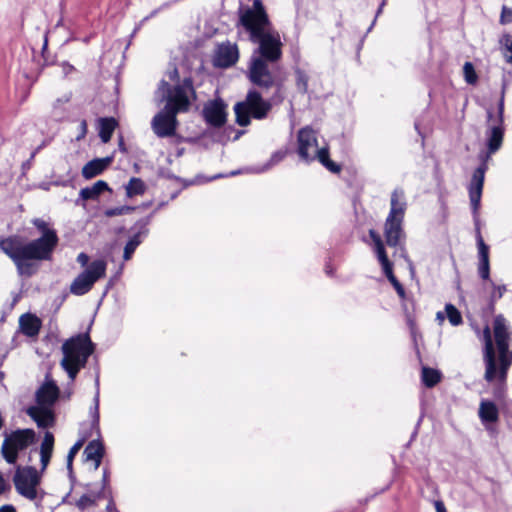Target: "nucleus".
<instances>
[{"instance_id": "f257e3e1", "label": "nucleus", "mask_w": 512, "mask_h": 512, "mask_svg": "<svg viewBox=\"0 0 512 512\" xmlns=\"http://www.w3.org/2000/svg\"><path fill=\"white\" fill-rule=\"evenodd\" d=\"M236 28L242 29L251 43L256 45L247 65L246 77L262 90L276 88L271 100H265L256 89H250L245 99L234 106L236 123L248 126L251 117L265 119L273 103H281L283 78L280 61L283 56V43L278 30L272 24L261 0H254L252 6L240 7Z\"/></svg>"}, {"instance_id": "f03ea898", "label": "nucleus", "mask_w": 512, "mask_h": 512, "mask_svg": "<svg viewBox=\"0 0 512 512\" xmlns=\"http://www.w3.org/2000/svg\"><path fill=\"white\" fill-rule=\"evenodd\" d=\"M32 224L41 232V237L24 243L18 235H12L0 240V249L15 264L20 276L30 277L38 270L33 260H49L58 245L59 238L54 229L40 218H34Z\"/></svg>"}, {"instance_id": "7ed1b4c3", "label": "nucleus", "mask_w": 512, "mask_h": 512, "mask_svg": "<svg viewBox=\"0 0 512 512\" xmlns=\"http://www.w3.org/2000/svg\"><path fill=\"white\" fill-rule=\"evenodd\" d=\"M493 335L496 350L498 352L499 367H497L496 352L492 340L489 326L483 329L485 363L484 379L492 382L498 377L500 386L496 389L494 395L500 399L504 394V384L506 382L508 370L512 364V350L510 349L512 331L503 315H497L493 322Z\"/></svg>"}, {"instance_id": "20e7f679", "label": "nucleus", "mask_w": 512, "mask_h": 512, "mask_svg": "<svg viewBox=\"0 0 512 512\" xmlns=\"http://www.w3.org/2000/svg\"><path fill=\"white\" fill-rule=\"evenodd\" d=\"M157 92L161 94V101L166 100V105L151 121V128L159 138L172 137L178 127L177 114L187 112L191 99L196 98L191 78H185L181 84L171 87L168 82L162 80Z\"/></svg>"}, {"instance_id": "39448f33", "label": "nucleus", "mask_w": 512, "mask_h": 512, "mask_svg": "<svg viewBox=\"0 0 512 512\" xmlns=\"http://www.w3.org/2000/svg\"><path fill=\"white\" fill-rule=\"evenodd\" d=\"M503 114H504V91L498 104V119L497 124L493 125L487 131V153L481 155L482 163L474 171L470 185H469V198L472 210L476 212L480 206V200L484 185L485 172L487 170V161L491 154L497 152L503 142L504 128H503Z\"/></svg>"}, {"instance_id": "423d86ee", "label": "nucleus", "mask_w": 512, "mask_h": 512, "mask_svg": "<svg viewBox=\"0 0 512 512\" xmlns=\"http://www.w3.org/2000/svg\"><path fill=\"white\" fill-rule=\"evenodd\" d=\"M94 349L95 346L87 333L78 334L63 343L61 366L71 381H74L80 369L85 367Z\"/></svg>"}, {"instance_id": "0eeeda50", "label": "nucleus", "mask_w": 512, "mask_h": 512, "mask_svg": "<svg viewBox=\"0 0 512 512\" xmlns=\"http://www.w3.org/2000/svg\"><path fill=\"white\" fill-rule=\"evenodd\" d=\"M41 474L33 466L18 467L13 476V483L19 495L30 500L42 501L45 493L38 489Z\"/></svg>"}, {"instance_id": "6e6552de", "label": "nucleus", "mask_w": 512, "mask_h": 512, "mask_svg": "<svg viewBox=\"0 0 512 512\" xmlns=\"http://www.w3.org/2000/svg\"><path fill=\"white\" fill-rule=\"evenodd\" d=\"M1 453L9 464H15L18 453L25 450L35 442L36 433L32 429H17L11 433L5 432Z\"/></svg>"}, {"instance_id": "1a4fd4ad", "label": "nucleus", "mask_w": 512, "mask_h": 512, "mask_svg": "<svg viewBox=\"0 0 512 512\" xmlns=\"http://www.w3.org/2000/svg\"><path fill=\"white\" fill-rule=\"evenodd\" d=\"M106 263L103 260L93 261L89 267L80 273L72 282L70 291L74 295H84L93 287L94 283L105 276Z\"/></svg>"}, {"instance_id": "9d476101", "label": "nucleus", "mask_w": 512, "mask_h": 512, "mask_svg": "<svg viewBox=\"0 0 512 512\" xmlns=\"http://www.w3.org/2000/svg\"><path fill=\"white\" fill-rule=\"evenodd\" d=\"M298 141V155L301 160L305 162H310L315 159L312 156L317 149L318 142L316 138L315 131L310 127H304L299 130L297 135Z\"/></svg>"}, {"instance_id": "9b49d317", "label": "nucleus", "mask_w": 512, "mask_h": 512, "mask_svg": "<svg viewBox=\"0 0 512 512\" xmlns=\"http://www.w3.org/2000/svg\"><path fill=\"white\" fill-rule=\"evenodd\" d=\"M227 105L222 99H215L207 103L203 108V117L207 124L220 128L227 120Z\"/></svg>"}, {"instance_id": "f8f14e48", "label": "nucleus", "mask_w": 512, "mask_h": 512, "mask_svg": "<svg viewBox=\"0 0 512 512\" xmlns=\"http://www.w3.org/2000/svg\"><path fill=\"white\" fill-rule=\"evenodd\" d=\"M238 58L239 50L236 44L221 43L213 56V65L218 68H229L238 61Z\"/></svg>"}, {"instance_id": "ddd939ff", "label": "nucleus", "mask_w": 512, "mask_h": 512, "mask_svg": "<svg viewBox=\"0 0 512 512\" xmlns=\"http://www.w3.org/2000/svg\"><path fill=\"white\" fill-rule=\"evenodd\" d=\"M26 413L36 422L39 428L52 427L55 423V415L50 407L35 405L29 407Z\"/></svg>"}, {"instance_id": "4468645a", "label": "nucleus", "mask_w": 512, "mask_h": 512, "mask_svg": "<svg viewBox=\"0 0 512 512\" xmlns=\"http://www.w3.org/2000/svg\"><path fill=\"white\" fill-rule=\"evenodd\" d=\"M369 236L371 237V239L374 243L375 252H376L379 262L382 265L384 274L390 281L391 279L395 278V275L393 274L392 263L389 261V259L387 257L382 239L379 236V234L373 229H371L369 231Z\"/></svg>"}, {"instance_id": "2eb2a0df", "label": "nucleus", "mask_w": 512, "mask_h": 512, "mask_svg": "<svg viewBox=\"0 0 512 512\" xmlns=\"http://www.w3.org/2000/svg\"><path fill=\"white\" fill-rule=\"evenodd\" d=\"M59 397V389L54 382L44 383L36 391V405L52 408Z\"/></svg>"}, {"instance_id": "dca6fc26", "label": "nucleus", "mask_w": 512, "mask_h": 512, "mask_svg": "<svg viewBox=\"0 0 512 512\" xmlns=\"http://www.w3.org/2000/svg\"><path fill=\"white\" fill-rule=\"evenodd\" d=\"M403 219H386L384 235L388 246L396 247L404 236Z\"/></svg>"}, {"instance_id": "f3484780", "label": "nucleus", "mask_w": 512, "mask_h": 512, "mask_svg": "<svg viewBox=\"0 0 512 512\" xmlns=\"http://www.w3.org/2000/svg\"><path fill=\"white\" fill-rule=\"evenodd\" d=\"M42 327V321L36 315L25 313L19 318L20 331L27 337H37Z\"/></svg>"}, {"instance_id": "a211bd4d", "label": "nucleus", "mask_w": 512, "mask_h": 512, "mask_svg": "<svg viewBox=\"0 0 512 512\" xmlns=\"http://www.w3.org/2000/svg\"><path fill=\"white\" fill-rule=\"evenodd\" d=\"M390 205V212L386 219H403L407 204L402 189L397 188L392 192Z\"/></svg>"}, {"instance_id": "6ab92c4d", "label": "nucleus", "mask_w": 512, "mask_h": 512, "mask_svg": "<svg viewBox=\"0 0 512 512\" xmlns=\"http://www.w3.org/2000/svg\"><path fill=\"white\" fill-rule=\"evenodd\" d=\"M112 158H96L87 162L82 168V176L85 179H92L100 175L111 164Z\"/></svg>"}, {"instance_id": "aec40b11", "label": "nucleus", "mask_w": 512, "mask_h": 512, "mask_svg": "<svg viewBox=\"0 0 512 512\" xmlns=\"http://www.w3.org/2000/svg\"><path fill=\"white\" fill-rule=\"evenodd\" d=\"M107 190H109L108 184L103 180H98L92 186L85 187L80 190L76 204H79L80 200H96L104 191Z\"/></svg>"}, {"instance_id": "412c9836", "label": "nucleus", "mask_w": 512, "mask_h": 512, "mask_svg": "<svg viewBox=\"0 0 512 512\" xmlns=\"http://www.w3.org/2000/svg\"><path fill=\"white\" fill-rule=\"evenodd\" d=\"M104 446L99 440H93L84 449V456L87 461L94 462V469L97 470L104 456Z\"/></svg>"}, {"instance_id": "4be33fe9", "label": "nucleus", "mask_w": 512, "mask_h": 512, "mask_svg": "<svg viewBox=\"0 0 512 512\" xmlns=\"http://www.w3.org/2000/svg\"><path fill=\"white\" fill-rule=\"evenodd\" d=\"M86 488L88 492L83 494L75 503L76 507L82 511L89 507L95 506L97 501L104 497L102 490L93 489L91 484H87Z\"/></svg>"}, {"instance_id": "5701e85b", "label": "nucleus", "mask_w": 512, "mask_h": 512, "mask_svg": "<svg viewBox=\"0 0 512 512\" xmlns=\"http://www.w3.org/2000/svg\"><path fill=\"white\" fill-rule=\"evenodd\" d=\"M479 417L483 423H494L498 421L499 411L495 403L482 400L479 406Z\"/></svg>"}, {"instance_id": "b1692460", "label": "nucleus", "mask_w": 512, "mask_h": 512, "mask_svg": "<svg viewBox=\"0 0 512 512\" xmlns=\"http://www.w3.org/2000/svg\"><path fill=\"white\" fill-rule=\"evenodd\" d=\"M118 123L113 117L99 119V137L103 143L111 140Z\"/></svg>"}, {"instance_id": "393cba45", "label": "nucleus", "mask_w": 512, "mask_h": 512, "mask_svg": "<svg viewBox=\"0 0 512 512\" xmlns=\"http://www.w3.org/2000/svg\"><path fill=\"white\" fill-rule=\"evenodd\" d=\"M476 211H478V209ZM473 214L476 226V241L478 247L479 262H489V246L484 242L483 237L481 235L477 212L473 211Z\"/></svg>"}, {"instance_id": "a878e982", "label": "nucleus", "mask_w": 512, "mask_h": 512, "mask_svg": "<svg viewBox=\"0 0 512 512\" xmlns=\"http://www.w3.org/2000/svg\"><path fill=\"white\" fill-rule=\"evenodd\" d=\"M312 156H314L315 159H318V161L329 171L333 173H339L341 171V166L329 158V150L327 147L317 149L312 153Z\"/></svg>"}, {"instance_id": "bb28decb", "label": "nucleus", "mask_w": 512, "mask_h": 512, "mask_svg": "<svg viewBox=\"0 0 512 512\" xmlns=\"http://www.w3.org/2000/svg\"><path fill=\"white\" fill-rule=\"evenodd\" d=\"M440 380L441 374L438 370L429 367L422 368V381L426 387H434Z\"/></svg>"}, {"instance_id": "cd10ccee", "label": "nucleus", "mask_w": 512, "mask_h": 512, "mask_svg": "<svg viewBox=\"0 0 512 512\" xmlns=\"http://www.w3.org/2000/svg\"><path fill=\"white\" fill-rule=\"evenodd\" d=\"M145 190V183L140 178L132 177L126 185V195L128 197L142 195L145 192Z\"/></svg>"}, {"instance_id": "c85d7f7f", "label": "nucleus", "mask_w": 512, "mask_h": 512, "mask_svg": "<svg viewBox=\"0 0 512 512\" xmlns=\"http://www.w3.org/2000/svg\"><path fill=\"white\" fill-rule=\"evenodd\" d=\"M91 428L99 432V379H96V393L94 396V409L91 411Z\"/></svg>"}, {"instance_id": "c756f323", "label": "nucleus", "mask_w": 512, "mask_h": 512, "mask_svg": "<svg viewBox=\"0 0 512 512\" xmlns=\"http://www.w3.org/2000/svg\"><path fill=\"white\" fill-rule=\"evenodd\" d=\"M308 81H309V77L308 75L306 74L305 71L297 68L295 69V82H296V87L298 89V91L302 94H305L307 93L308 91Z\"/></svg>"}, {"instance_id": "7c9ffc66", "label": "nucleus", "mask_w": 512, "mask_h": 512, "mask_svg": "<svg viewBox=\"0 0 512 512\" xmlns=\"http://www.w3.org/2000/svg\"><path fill=\"white\" fill-rule=\"evenodd\" d=\"M148 221H139L135 224V227L138 228L137 233H135L128 242L134 243L135 246H139L142 242V237L148 234L147 229Z\"/></svg>"}, {"instance_id": "2f4dec72", "label": "nucleus", "mask_w": 512, "mask_h": 512, "mask_svg": "<svg viewBox=\"0 0 512 512\" xmlns=\"http://www.w3.org/2000/svg\"><path fill=\"white\" fill-rule=\"evenodd\" d=\"M445 311L447 314V318L451 325L458 326L462 323V316L459 310L453 304H446Z\"/></svg>"}, {"instance_id": "473e14b6", "label": "nucleus", "mask_w": 512, "mask_h": 512, "mask_svg": "<svg viewBox=\"0 0 512 512\" xmlns=\"http://www.w3.org/2000/svg\"><path fill=\"white\" fill-rule=\"evenodd\" d=\"M463 74H464L465 81L468 84L473 85L477 82L478 76H477L474 66L471 62L464 63Z\"/></svg>"}, {"instance_id": "72a5a7b5", "label": "nucleus", "mask_w": 512, "mask_h": 512, "mask_svg": "<svg viewBox=\"0 0 512 512\" xmlns=\"http://www.w3.org/2000/svg\"><path fill=\"white\" fill-rule=\"evenodd\" d=\"M85 441V438L77 441L69 450L67 455V468L71 472L72 471V463L75 455L78 453L80 448L82 447L83 443Z\"/></svg>"}, {"instance_id": "f704fd0d", "label": "nucleus", "mask_w": 512, "mask_h": 512, "mask_svg": "<svg viewBox=\"0 0 512 512\" xmlns=\"http://www.w3.org/2000/svg\"><path fill=\"white\" fill-rule=\"evenodd\" d=\"M134 209L135 208L131 207V206H120V207L109 208L105 211L104 214L107 217H114V216H118V215L127 214V213L133 211Z\"/></svg>"}, {"instance_id": "c9c22d12", "label": "nucleus", "mask_w": 512, "mask_h": 512, "mask_svg": "<svg viewBox=\"0 0 512 512\" xmlns=\"http://www.w3.org/2000/svg\"><path fill=\"white\" fill-rule=\"evenodd\" d=\"M54 436L51 432H46L41 443L40 451L53 452Z\"/></svg>"}, {"instance_id": "e433bc0d", "label": "nucleus", "mask_w": 512, "mask_h": 512, "mask_svg": "<svg viewBox=\"0 0 512 512\" xmlns=\"http://www.w3.org/2000/svg\"><path fill=\"white\" fill-rule=\"evenodd\" d=\"M491 286L493 287V292L491 293V303L493 304L506 292V286L505 285H496L493 281H490Z\"/></svg>"}, {"instance_id": "4c0bfd02", "label": "nucleus", "mask_w": 512, "mask_h": 512, "mask_svg": "<svg viewBox=\"0 0 512 512\" xmlns=\"http://www.w3.org/2000/svg\"><path fill=\"white\" fill-rule=\"evenodd\" d=\"M478 273L480 278L483 280H489L490 277V262H479L478 265Z\"/></svg>"}, {"instance_id": "58836bf2", "label": "nucleus", "mask_w": 512, "mask_h": 512, "mask_svg": "<svg viewBox=\"0 0 512 512\" xmlns=\"http://www.w3.org/2000/svg\"><path fill=\"white\" fill-rule=\"evenodd\" d=\"M503 42L509 54H505L506 61L512 63V35H505Z\"/></svg>"}, {"instance_id": "ea45409f", "label": "nucleus", "mask_w": 512, "mask_h": 512, "mask_svg": "<svg viewBox=\"0 0 512 512\" xmlns=\"http://www.w3.org/2000/svg\"><path fill=\"white\" fill-rule=\"evenodd\" d=\"M392 286L395 288L398 296L401 298V299H405L406 297V293H405V289L404 287L402 286V284L398 281V279L395 277L393 279H391L389 281Z\"/></svg>"}, {"instance_id": "a19ab883", "label": "nucleus", "mask_w": 512, "mask_h": 512, "mask_svg": "<svg viewBox=\"0 0 512 512\" xmlns=\"http://www.w3.org/2000/svg\"><path fill=\"white\" fill-rule=\"evenodd\" d=\"M137 246L134 245V243H131V242H127L125 247H124V254H123V259L125 261H128L131 259L134 251L136 250Z\"/></svg>"}, {"instance_id": "79ce46f5", "label": "nucleus", "mask_w": 512, "mask_h": 512, "mask_svg": "<svg viewBox=\"0 0 512 512\" xmlns=\"http://www.w3.org/2000/svg\"><path fill=\"white\" fill-rule=\"evenodd\" d=\"M501 22L511 23L512 22V9L503 6L501 11Z\"/></svg>"}, {"instance_id": "37998d69", "label": "nucleus", "mask_w": 512, "mask_h": 512, "mask_svg": "<svg viewBox=\"0 0 512 512\" xmlns=\"http://www.w3.org/2000/svg\"><path fill=\"white\" fill-rule=\"evenodd\" d=\"M51 456H52V452L40 451V461H41L42 470H45L46 467L48 466Z\"/></svg>"}, {"instance_id": "c03bdc74", "label": "nucleus", "mask_w": 512, "mask_h": 512, "mask_svg": "<svg viewBox=\"0 0 512 512\" xmlns=\"http://www.w3.org/2000/svg\"><path fill=\"white\" fill-rule=\"evenodd\" d=\"M86 134H87V121L83 119V120H81V122L79 124V133L76 136V140L77 141L82 140L83 138H85Z\"/></svg>"}, {"instance_id": "a18cd8bd", "label": "nucleus", "mask_w": 512, "mask_h": 512, "mask_svg": "<svg viewBox=\"0 0 512 512\" xmlns=\"http://www.w3.org/2000/svg\"><path fill=\"white\" fill-rule=\"evenodd\" d=\"M109 482V471L107 468L103 469V478H102V485L99 488V490H102L103 493H105L106 486Z\"/></svg>"}, {"instance_id": "49530a36", "label": "nucleus", "mask_w": 512, "mask_h": 512, "mask_svg": "<svg viewBox=\"0 0 512 512\" xmlns=\"http://www.w3.org/2000/svg\"><path fill=\"white\" fill-rule=\"evenodd\" d=\"M77 262L84 267L89 262V256L86 253L82 252L77 256Z\"/></svg>"}, {"instance_id": "de8ad7c7", "label": "nucleus", "mask_w": 512, "mask_h": 512, "mask_svg": "<svg viewBox=\"0 0 512 512\" xmlns=\"http://www.w3.org/2000/svg\"><path fill=\"white\" fill-rule=\"evenodd\" d=\"M435 509H436V512H447L445 505L442 501L435 502Z\"/></svg>"}, {"instance_id": "09e8293b", "label": "nucleus", "mask_w": 512, "mask_h": 512, "mask_svg": "<svg viewBox=\"0 0 512 512\" xmlns=\"http://www.w3.org/2000/svg\"><path fill=\"white\" fill-rule=\"evenodd\" d=\"M0 512H16L13 505L7 504L0 507Z\"/></svg>"}, {"instance_id": "8fccbe9b", "label": "nucleus", "mask_w": 512, "mask_h": 512, "mask_svg": "<svg viewBox=\"0 0 512 512\" xmlns=\"http://www.w3.org/2000/svg\"><path fill=\"white\" fill-rule=\"evenodd\" d=\"M74 70V67L68 63H63V71L67 75Z\"/></svg>"}, {"instance_id": "3c124183", "label": "nucleus", "mask_w": 512, "mask_h": 512, "mask_svg": "<svg viewBox=\"0 0 512 512\" xmlns=\"http://www.w3.org/2000/svg\"><path fill=\"white\" fill-rule=\"evenodd\" d=\"M6 490V482L2 475H0V494Z\"/></svg>"}, {"instance_id": "603ef678", "label": "nucleus", "mask_w": 512, "mask_h": 512, "mask_svg": "<svg viewBox=\"0 0 512 512\" xmlns=\"http://www.w3.org/2000/svg\"><path fill=\"white\" fill-rule=\"evenodd\" d=\"M169 77L171 80H176L178 79V70L176 68H174L170 73H169Z\"/></svg>"}, {"instance_id": "864d4df0", "label": "nucleus", "mask_w": 512, "mask_h": 512, "mask_svg": "<svg viewBox=\"0 0 512 512\" xmlns=\"http://www.w3.org/2000/svg\"><path fill=\"white\" fill-rule=\"evenodd\" d=\"M119 149L123 152H126V148L124 146V142H123V138L120 137V140H119Z\"/></svg>"}, {"instance_id": "5fc2aeb1", "label": "nucleus", "mask_w": 512, "mask_h": 512, "mask_svg": "<svg viewBox=\"0 0 512 512\" xmlns=\"http://www.w3.org/2000/svg\"><path fill=\"white\" fill-rule=\"evenodd\" d=\"M436 316L437 319H439L440 321H443L445 319L444 314L442 312H438Z\"/></svg>"}, {"instance_id": "6e6d98bb", "label": "nucleus", "mask_w": 512, "mask_h": 512, "mask_svg": "<svg viewBox=\"0 0 512 512\" xmlns=\"http://www.w3.org/2000/svg\"><path fill=\"white\" fill-rule=\"evenodd\" d=\"M384 5H385V1H382L381 5H380V7H379V9L377 11V16L382 12V9H383Z\"/></svg>"}, {"instance_id": "4d7b16f0", "label": "nucleus", "mask_w": 512, "mask_h": 512, "mask_svg": "<svg viewBox=\"0 0 512 512\" xmlns=\"http://www.w3.org/2000/svg\"><path fill=\"white\" fill-rule=\"evenodd\" d=\"M487 117H488V120H491V119H492V117H493V113H492V111H491V110H488V111H487Z\"/></svg>"}, {"instance_id": "13d9d810", "label": "nucleus", "mask_w": 512, "mask_h": 512, "mask_svg": "<svg viewBox=\"0 0 512 512\" xmlns=\"http://www.w3.org/2000/svg\"><path fill=\"white\" fill-rule=\"evenodd\" d=\"M113 505H114V504H113L112 502H110V503L108 504V506H107V509H108V510L112 509Z\"/></svg>"}]
</instances>
